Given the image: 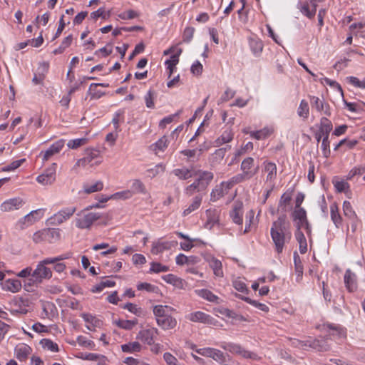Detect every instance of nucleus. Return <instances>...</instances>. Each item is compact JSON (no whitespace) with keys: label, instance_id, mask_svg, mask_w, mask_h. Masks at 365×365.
Wrapping results in <instances>:
<instances>
[{"label":"nucleus","instance_id":"obj_1","mask_svg":"<svg viewBox=\"0 0 365 365\" xmlns=\"http://www.w3.org/2000/svg\"><path fill=\"white\" fill-rule=\"evenodd\" d=\"M270 235L274 250L277 254H281L287 243L292 239L290 223L287 220L286 215L279 216L277 220L274 221L270 230Z\"/></svg>","mask_w":365,"mask_h":365},{"label":"nucleus","instance_id":"obj_2","mask_svg":"<svg viewBox=\"0 0 365 365\" xmlns=\"http://www.w3.org/2000/svg\"><path fill=\"white\" fill-rule=\"evenodd\" d=\"M195 175L197 178L194 182L185 188V194L189 197L205 191L214 178V174L206 170H197Z\"/></svg>","mask_w":365,"mask_h":365},{"label":"nucleus","instance_id":"obj_3","mask_svg":"<svg viewBox=\"0 0 365 365\" xmlns=\"http://www.w3.org/2000/svg\"><path fill=\"white\" fill-rule=\"evenodd\" d=\"M332 128L331 122L327 118L322 117L320 120L319 130L314 133V137L317 143H319L321 139H322L321 148L323 155L327 158L329 157L331 153L329 136Z\"/></svg>","mask_w":365,"mask_h":365},{"label":"nucleus","instance_id":"obj_4","mask_svg":"<svg viewBox=\"0 0 365 365\" xmlns=\"http://www.w3.org/2000/svg\"><path fill=\"white\" fill-rule=\"evenodd\" d=\"M241 173L232 178V182L238 184L252 178L259 172V166H255V160L252 157L245 158L240 165Z\"/></svg>","mask_w":365,"mask_h":365},{"label":"nucleus","instance_id":"obj_5","mask_svg":"<svg viewBox=\"0 0 365 365\" xmlns=\"http://www.w3.org/2000/svg\"><path fill=\"white\" fill-rule=\"evenodd\" d=\"M76 219V226L80 229H88L93 223L100 219L101 215L99 213L88 212L83 211L77 214Z\"/></svg>","mask_w":365,"mask_h":365},{"label":"nucleus","instance_id":"obj_6","mask_svg":"<svg viewBox=\"0 0 365 365\" xmlns=\"http://www.w3.org/2000/svg\"><path fill=\"white\" fill-rule=\"evenodd\" d=\"M76 211V207L63 208L49 217L47 220L48 224L53 226L59 225L70 219Z\"/></svg>","mask_w":365,"mask_h":365},{"label":"nucleus","instance_id":"obj_7","mask_svg":"<svg viewBox=\"0 0 365 365\" xmlns=\"http://www.w3.org/2000/svg\"><path fill=\"white\" fill-rule=\"evenodd\" d=\"M48 258H46L42 261H41L36 269L32 272V277L34 279V281L37 282H41L43 279H50L52 277L51 270L46 267V264H53V262H47L46 261Z\"/></svg>","mask_w":365,"mask_h":365},{"label":"nucleus","instance_id":"obj_8","mask_svg":"<svg viewBox=\"0 0 365 365\" xmlns=\"http://www.w3.org/2000/svg\"><path fill=\"white\" fill-rule=\"evenodd\" d=\"M222 347L232 354L240 355L245 359L253 360H259L260 359L256 353L245 350L238 344L230 343L222 346Z\"/></svg>","mask_w":365,"mask_h":365},{"label":"nucleus","instance_id":"obj_9","mask_svg":"<svg viewBox=\"0 0 365 365\" xmlns=\"http://www.w3.org/2000/svg\"><path fill=\"white\" fill-rule=\"evenodd\" d=\"M56 163H52L43 173L37 177V182L43 185H52L56 179Z\"/></svg>","mask_w":365,"mask_h":365},{"label":"nucleus","instance_id":"obj_10","mask_svg":"<svg viewBox=\"0 0 365 365\" xmlns=\"http://www.w3.org/2000/svg\"><path fill=\"white\" fill-rule=\"evenodd\" d=\"M310 103L312 108H315L318 112L325 115H331V108L328 103L325 102L324 98L321 99L317 96H309Z\"/></svg>","mask_w":365,"mask_h":365},{"label":"nucleus","instance_id":"obj_11","mask_svg":"<svg viewBox=\"0 0 365 365\" xmlns=\"http://www.w3.org/2000/svg\"><path fill=\"white\" fill-rule=\"evenodd\" d=\"M158 334V330L156 328L143 329L138 333L136 339L148 345H152L154 342V336Z\"/></svg>","mask_w":365,"mask_h":365},{"label":"nucleus","instance_id":"obj_12","mask_svg":"<svg viewBox=\"0 0 365 365\" xmlns=\"http://www.w3.org/2000/svg\"><path fill=\"white\" fill-rule=\"evenodd\" d=\"M264 168L263 171L267 173L266 182L269 184H274V181L277 177V165L275 163L264 161L263 163Z\"/></svg>","mask_w":365,"mask_h":365},{"label":"nucleus","instance_id":"obj_13","mask_svg":"<svg viewBox=\"0 0 365 365\" xmlns=\"http://www.w3.org/2000/svg\"><path fill=\"white\" fill-rule=\"evenodd\" d=\"M178 244L176 241L169 242V241H160L158 240L157 242H154L151 248V253L153 255H158L162 253L165 250H169L173 247L175 246Z\"/></svg>","mask_w":365,"mask_h":365},{"label":"nucleus","instance_id":"obj_14","mask_svg":"<svg viewBox=\"0 0 365 365\" xmlns=\"http://www.w3.org/2000/svg\"><path fill=\"white\" fill-rule=\"evenodd\" d=\"M243 204L242 202L236 201L232 205V209L230 212V216L232 221L237 224L242 223Z\"/></svg>","mask_w":365,"mask_h":365},{"label":"nucleus","instance_id":"obj_15","mask_svg":"<svg viewBox=\"0 0 365 365\" xmlns=\"http://www.w3.org/2000/svg\"><path fill=\"white\" fill-rule=\"evenodd\" d=\"M189 320L194 322H202L207 324L215 325V319L202 312L191 313L188 317Z\"/></svg>","mask_w":365,"mask_h":365},{"label":"nucleus","instance_id":"obj_16","mask_svg":"<svg viewBox=\"0 0 365 365\" xmlns=\"http://www.w3.org/2000/svg\"><path fill=\"white\" fill-rule=\"evenodd\" d=\"M344 280L346 288L349 292H354L357 289L356 276L350 269L346 271Z\"/></svg>","mask_w":365,"mask_h":365},{"label":"nucleus","instance_id":"obj_17","mask_svg":"<svg viewBox=\"0 0 365 365\" xmlns=\"http://www.w3.org/2000/svg\"><path fill=\"white\" fill-rule=\"evenodd\" d=\"M2 289L12 293L19 292L22 287L21 282L19 279H8L1 283Z\"/></svg>","mask_w":365,"mask_h":365},{"label":"nucleus","instance_id":"obj_18","mask_svg":"<svg viewBox=\"0 0 365 365\" xmlns=\"http://www.w3.org/2000/svg\"><path fill=\"white\" fill-rule=\"evenodd\" d=\"M63 140H59L55 142L50 146V148L47 150L45 151L43 157V160L46 161L53 155L58 153L60 150L63 148Z\"/></svg>","mask_w":365,"mask_h":365},{"label":"nucleus","instance_id":"obj_19","mask_svg":"<svg viewBox=\"0 0 365 365\" xmlns=\"http://www.w3.org/2000/svg\"><path fill=\"white\" fill-rule=\"evenodd\" d=\"M156 322L163 329H173L177 324L176 319L168 314L164 317L158 319Z\"/></svg>","mask_w":365,"mask_h":365},{"label":"nucleus","instance_id":"obj_20","mask_svg":"<svg viewBox=\"0 0 365 365\" xmlns=\"http://www.w3.org/2000/svg\"><path fill=\"white\" fill-rule=\"evenodd\" d=\"M207 261L215 276L219 277H223L222 264L220 260L211 256L207 259Z\"/></svg>","mask_w":365,"mask_h":365},{"label":"nucleus","instance_id":"obj_21","mask_svg":"<svg viewBox=\"0 0 365 365\" xmlns=\"http://www.w3.org/2000/svg\"><path fill=\"white\" fill-rule=\"evenodd\" d=\"M211 358L222 365H228L230 361L228 354L214 348L212 349Z\"/></svg>","mask_w":365,"mask_h":365},{"label":"nucleus","instance_id":"obj_22","mask_svg":"<svg viewBox=\"0 0 365 365\" xmlns=\"http://www.w3.org/2000/svg\"><path fill=\"white\" fill-rule=\"evenodd\" d=\"M45 230V240L46 242L49 243H54L58 241L61 238L60 230L56 228H46Z\"/></svg>","mask_w":365,"mask_h":365},{"label":"nucleus","instance_id":"obj_23","mask_svg":"<svg viewBox=\"0 0 365 365\" xmlns=\"http://www.w3.org/2000/svg\"><path fill=\"white\" fill-rule=\"evenodd\" d=\"M227 185V188H230V184L227 182H222L220 185H217L215 187V188L212 190L211 194H210V200L211 201H216L219 200L220 197H223L225 195L224 192V186Z\"/></svg>","mask_w":365,"mask_h":365},{"label":"nucleus","instance_id":"obj_24","mask_svg":"<svg viewBox=\"0 0 365 365\" xmlns=\"http://www.w3.org/2000/svg\"><path fill=\"white\" fill-rule=\"evenodd\" d=\"M22 204V200L19 198L10 199L4 202L1 205L2 211L8 212L19 208Z\"/></svg>","mask_w":365,"mask_h":365},{"label":"nucleus","instance_id":"obj_25","mask_svg":"<svg viewBox=\"0 0 365 365\" xmlns=\"http://www.w3.org/2000/svg\"><path fill=\"white\" fill-rule=\"evenodd\" d=\"M292 215L294 220H299L297 223V230H300L301 225H304V223L307 221L305 210L304 208L295 209Z\"/></svg>","mask_w":365,"mask_h":365},{"label":"nucleus","instance_id":"obj_26","mask_svg":"<svg viewBox=\"0 0 365 365\" xmlns=\"http://www.w3.org/2000/svg\"><path fill=\"white\" fill-rule=\"evenodd\" d=\"M202 200V193H200L197 195H196L193 198L192 202L188 206L187 208H186L183 211V215L187 216V215H190L192 212L197 210L201 205Z\"/></svg>","mask_w":365,"mask_h":365},{"label":"nucleus","instance_id":"obj_27","mask_svg":"<svg viewBox=\"0 0 365 365\" xmlns=\"http://www.w3.org/2000/svg\"><path fill=\"white\" fill-rule=\"evenodd\" d=\"M121 350L125 353L140 352L142 350V345L138 341L129 342L120 346Z\"/></svg>","mask_w":365,"mask_h":365},{"label":"nucleus","instance_id":"obj_28","mask_svg":"<svg viewBox=\"0 0 365 365\" xmlns=\"http://www.w3.org/2000/svg\"><path fill=\"white\" fill-rule=\"evenodd\" d=\"M138 322L137 319L133 320L118 319L113 321L114 324L125 330L133 329V328L138 324Z\"/></svg>","mask_w":365,"mask_h":365},{"label":"nucleus","instance_id":"obj_29","mask_svg":"<svg viewBox=\"0 0 365 365\" xmlns=\"http://www.w3.org/2000/svg\"><path fill=\"white\" fill-rule=\"evenodd\" d=\"M249 45L255 56H259L263 50V43L259 39L250 38Z\"/></svg>","mask_w":365,"mask_h":365},{"label":"nucleus","instance_id":"obj_30","mask_svg":"<svg viewBox=\"0 0 365 365\" xmlns=\"http://www.w3.org/2000/svg\"><path fill=\"white\" fill-rule=\"evenodd\" d=\"M173 173L180 180H187L192 177V170L185 167L175 169L173 170Z\"/></svg>","mask_w":365,"mask_h":365},{"label":"nucleus","instance_id":"obj_31","mask_svg":"<svg viewBox=\"0 0 365 365\" xmlns=\"http://www.w3.org/2000/svg\"><path fill=\"white\" fill-rule=\"evenodd\" d=\"M130 192H132V196L137 193L145 194L147 192L145 185L138 179L133 180Z\"/></svg>","mask_w":365,"mask_h":365},{"label":"nucleus","instance_id":"obj_32","mask_svg":"<svg viewBox=\"0 0 365 365\" xmlns=\"http://www.w3.org/2000/svg\"><path fill=\"white\" fill-rule=\"evenodd\" d=\"M30 351L31 347L27 345L23 344L20 346H17L16 348V358L21 361H25L30 354Z\"/></svg>","mask_w":365,"mask_h":365},{"label":"nucleus","instance_id":"obj_33","mask_svg":"<svg viewBox=\"0 0 365 365\" xmlns=\"http://www.w3.org/2000/svg\"><path fill=\"white\" fill-rule=\"evenodd\" d=\"M331 219L336 227H339L342 222V218L339 212L337 205L334 202L330 206Z\"/></svg>","mask_w":365,"mask_h":365},{"label":"nucleus","instance_id":"obj_34","mask_svg":"<svg viewBox=\"0 0 365 365\" xmlns=\"http://www.w3.org/2000/svg\"><path fill=\"white\" fill-rule=\"evenodd\" d=\"M197 292V294L203 299L210 302L219 303V297L214 294L211 291L206 289H202Z\"/></svg>","mask_w":365,"mask_h":365},{"label":"nucleus","instance_id":"obj_35","mask_svg":"<svg viewBox=\"0 0 365 365\" xmlns=\"http://www.w3.org/2000/svg\"><path fill=\"white\" fill-rule=\"evenodd\" d=\"M234 136V133L232 131L231 129H227L225 130L221 135L220 137H219L216 140V144L217 146L221 145L224 143H230L232 140Z\"/></svg>","mask_w":365,"mask_h":365},{"label":"nucleus","instance_id":"obj_36","mask_svg":"<svg viewBox=\"0 0 365 365\" xmlns=\"http://www.w3.org/2000/svg\"><path fill=\"white\" fill-rule=\"evenodd\" d=\"M173 308L168 306H163V305H156L153 307V314L156 318L158 319L164 317L166 314H168L169 311H172Z\"/></svg>","mask_w":365,"mask_h":365},{"label":"nucleus","instance_id":"obj_37","mask_svg":"<svg viewBox=\"0 0 365 365\" xmlns=\"http://www.w3.org/2000/svg\"><path fill=\"white\" fill-rule=\"evenodd\" d=\"M273 133V130L269 128H264L255 132H251L250 135L257 140H262L268 138Z\"/></svg>","mask_w":365,"mask_h":365},{"label":"nucleus","instance_id":"obj_38","mask_svg":"<svg viewBox=\"0 0 365 365\" xmlns=\"http://www.w3.org/2000/svg\"><path fill=\"white\" fill-rule=\"evenodd\" d=\"M294 262L295 267V272L297 275V280H301L303 275V265L302 264L300 257L297 252L294 253Z\"/></svg>","mask_w":365,"mask_h":365},{"label":"nucleus","instance_id":"obj_39","mask_svg":"<svg viewBox=\"0 0 365 365\" xmlns=\"http://www.w3.org/2000/svg\"><path fill=\"white\" fill-rule=\"evenodd\" d=\"M163 279L168 283L178 288L183 287V280L174 274H169L163 277Z\"/></svg>","mask_w":365,"mask_h":365},{"label":"nucleus","instance_id":"obj_40","mask_svg":"<svg viewBox=\"0 0 365 365\" xmlns=\"http://www.w3.org/2000/svg\"><path fill=\"white\" fill-rule=\"evenodd\" d=\"M295 235L299 245V251L301 254L306 253L307 251V244L304 235L300 230H297Z\"/></svg>","mask_w":365,"mask_h":365},{"label":"nucleus","instance_id":"obj_41","mask_svg":"<svg viewBox=\"0 0 365 365\" xmlns=\"http://www.w3.org/2000/svg\"><path fill=\"white\" fill-rule=\"evenodd\" d=\"M179 55H180V53L174 54L170 57V59H168L165 61V64L168 66L167 68L169 71L168 78H170L174 70L175 69V66L178 64V63L179 61Z\"/></svg>","mask_w":365,"mask_h":365},{"label":"nucleus","instance_id":"obj_42","mask_svg":"<svg viewBox=\"0 0 365 365\" xmlns=\"http://www.w3.org/2000/svg\"><path fill=\"white\" fill-rule=\"evenodd\" d=\"M297 114L299 117L307 119L309 114V107L305 100H302L297 109Z\"/></svg>","mask_w":365,"mask_h":365},{"label":"nucleus","instance_id":"obj_43","mask_svg":"<svg viewBox=\"0 0 365 365\" xmlns=\"http://www.w3.org/2000/svg\"><path fill=\"white\" fill-rule=\"evenodd\" d=\"M238 297L242 300L256 307L257 308L259 309L260 310L264 312H267L269 311V307L264 304L259 303L247 297H242L240 295H238Z\"/></svg>","mask_w":365,"mask_h":365},{"label":"nucleus","instance_id":"obj_44","mask_svg":"<svg viewBox=\"0 0 365 365\" xmlns=\"http://www.w3.org/2000/svg\"><path fill=\"white\" fill-rule=\"evenodd\" d=\"M312 347L319 351H327L330 349V346L327 344V341L324 339L315 340L312 343Z\"/></svg>","mask_w":365,"mask_h":365},{"label":"nucleus","instance_id":"obj_45","mask_svg":"<svg viewBox=\"0 0 365 365\" xmlns=\"http://www.w3.org/2000/svg\"><path fill=\"white\" fill-rule=\"evenodd\" d=\"M343 210L345 216L350 219L356 218V215L353 210L351 203L348 201H344L343 204Z\"/></svg>","mask_w":365,"mask_h":365},{"label":"nucleus","instance_id":"obj_46","mask_svg":"<svg viewBox=\"0 0 365 365\" xmlns=\"http://www.w3.org/2000/svg\"><path fill=\"white\" fill-rule=\"evenodd\" d=\"M123 308L128 309L130 312L135 314L138 317H141L143 315V310L133 303H127L123 307Z\"/></svg>","mask_w":365,"mask_h":365},{"label":"nucleus","instance_id":"obj_47","mask_svg":"<svg viewBox=\"0 0 365 365\" xmlns=\"http://www.w3.org/2000/svg\"><path fill=\"white\" fill-rule=\"evenodd\" d=\"M88 140L85 138L71 140L67 145L71 149H77L78 148L86 144Z\"/></svg>","mask_w":365,"mask_h":365},{"label":"nucleus","instance_id":"obj_48","mask_svg":"<svg viewBox=\"0 0 365 365\" xmlns=\"http://www.w3.org/2000/svg\"><path fill=\"white\" fill-rule=\"evenodd\" d=\"M41 344H42L43 348H46L51 351L57 352L58 351V344L53 342L51 340L48 339H43L41 341Z\"/></svg>","mask_w":365,"mask_h":365},{"label":"nucleus","instance_id":"obj_49","mask_svg":"<svg viewBox=\"0 0 365 365\" xmlns=\"http://www.w3.org/2000/svg\"><path fill=\"white\" fill-rule=\"evenodd\" d=\"M109 16L110 11L106 13L104 8H100L97 11H93L91 14V18L95 20H96L99 17L102 18L103 19H106Z\"/></svg>","mask_w":365,"mask_h":365},{"label":"nucleus","instance_id":"obj_50","mask_svg":"<svg viewBox=\"0 0 365 365\" xmlns=\"http://www.w3.org/2000/svg\"><path fill=\"white\" fill-rule=\"evenodd\" d=\"M167 146L168 139L165 136H163L155 144L152 145V147L153 148V150L155 151H156L157 150L163 151L167 148Z\"/></svg>","mask_w":365,"mask_h":365},{"label":"nucleus","instance_id":"obj_51","mask_svg":"<svg viewBox=\"0 0 365 365\" xmlns=\"http://www.w3.org/2000/svg\"><path fill=\"white\" fill-rule=\"evenodd\" d=\"M300 10L302 14H304L306 16H307L309 19H312L314 17L316 14V9H309V4L307 2H305L300 8Z\"/></svg>","mask_w":365,"mask_h":365},{"label":"nucleus","instance_id":"obj_52","mask_svg":"<svg viewBox=\"0 0 365 365\" xmlns=\"http://www.w3.org/2000/svg\"><path fill=\"white\" fill-rule=\"evenodd\" d=\"M365 173V165L363 166L355 167L351 169L347 175V180H351L355 175H361Z\"/></svg>","mask_w":365,"mask_h":365},{"label":"nucleus","instance_id":"obj_53","mask_svg":"<svg viewBox=\"0 0 365 365\" xmlns=\"http://www.w3.org/2000/svg\"><path fill=\"white\" fill-rule=\"evenodd\" d=\"M195 29L193 27H186L182 34V41L189 43L194 35Z\"/></svg>","mask_w":365,"mask_h":365},{"label":"nucleus","instance_id":"obj_54","mask_svg":"<svg viewBox=\"0 0 365 365\" xmlns=\"http://www.w3.org/2000/svg\"><path fill=\"white\" fill-rule=\"evenodd\" d=\"M137 289L138 290H146L148 292H157L158 290L157 287L147 282L139 283L137 285Z\"/></svg>","mask_w":365,"mask_h":365},{"label":"nucleus","instance_id":"obj_55","mask_svg":"<svg viewBox=\"0 0 365 365\" xmlns=\"http://www.w3.org/2000/svg\"><path fill=\"white\" fill-rule=\"evenodd\" d=\"M165 167L162 163L156 165L154 168L148 169L147 171L150 173V176L154 178L160 173L165 171Z\"/></svg>","mask_w":365,"mask_h":365},{"label":"nucleus","instance_id":"obj_56","mask_svg":"<svg viewBox=\"0 0 365 365\" xmlns=\"http://www.w3.org/2000/svg\"><path fill=\"white\" fill-rule=\"evenodd\" d=\"M333 183L339 192H346L349 188V185L344 180L334 181Z\"/></svg>","mask_w":365,"mask_h":365},{"label":"nucleus","instance_id":"obj_57","mask_svg":"<svg viewBox=\"0 0 365 365\" xmlns=\"http://www.w3.org/2000/svg\"><path fill=\"white\" fill-rule=\"evenodd\" d=\"M154 98H155L154 91L150 90L145 96V104L148 108H154V106H155Z\"/></svg>","mask_w":365,"mask_h":365},{"label":"nucleus","instance_id":"obj_58","mask_svg":"<svg viewBox=\"0 0 365 365\" xmlns=\"http://www.w3.org/2000/svg\"><path fill=\"white\" fill-rule=\"evenodd\" d=\"M168 270H169L168 267H167L165 265H163L160 263L153 262L151 264V267H150L151 272H153L155 273H159V272H167Z\"/></svg>","mask_w":365,"mask_h":365},{"label":"nucleus","instance_id":"obj_59","mask_svg":"<svg viewBox=\"0 0 365 365\" xmlns=\"http://www.w3.org/2000/svg\"><path fill=\"white\" fill-rule=\"evenodd\" d=\"M25 160V159L15 160L10 163L9 165H8L7 166L4 167L2 168V170L6 172L14 170L19 167H20Z\"/></svg>","mask_w":365,"mask_h":365},{"label":"nucleus","instance_id":"obj_60","mask_svg":"<svg viewBox=\"0 0 365 365\" xmlns=\"http://www.w3.org/2000/svg\"><path fill=\"white\" fill-rule=\"evenodd\" d=\"M103 182L101 181H98L91 186L86 187L85 192L87 193H92V192H94L96 191H100L103 189Z\"/></svg>","mask_w":365,"mask_h":365},{"label":"nucleus","instance_id":"obj_61","mask_svg":"<svg viewBox=\"0 0 365 365\" xmlns=\"http://www.w3.org/2000/svg\"><path fill=\"white\" fill-rule=\"evenodd\" d=\"M121 19L126 20V19H133L135 17L138 16V14L133 11V10H128L127 11H125L123 13H121L118 16Z\"/></svg>","mask_w":365,"mask_h":365},{"label":"nucleus","instance_id":"obj_62","mask_svg":"<svg viewBox=\"0 0 365 365\" xmlns=\"http://www.w3.org/2000/svg\"><path fill=\"white\" fill-rule=\"evenodd\" d=\"M40 212H41V210L31 211L29 214L26 215L24 217V223L26 222L28 225L33 224L34 222L36 221V219H34V215H39Z\"/></svg>","mask_w":365,"mask_h":365},{"label":"nucleus","instance_id":"obj_63","mask_svg":"<svg viewBox=\"0 0 365 365\" xmlns=\"http://www.w3.org/2000/svg\"><path fill=\"white\" fill-rule=\"evenodd\" d=\"M33 240L36 243H40L46 241L44 229L35 232L33 235Z\"/></svg>","mask_w":365,"mask_h":365},{"label":"nucleus","instance_id":"obj_64","mask_svg":"<svg viewBox=\"0 0 365 365\" xmlns=\"http://www.w3.org/2000/svg\"><path fill=\"white\" fill-rule=\"evenodd\" d=\"M163 358L168 365H178V359L170 353H165Z\"/></svg>","mask_w":365,"mask_h":365}]
</instances>
